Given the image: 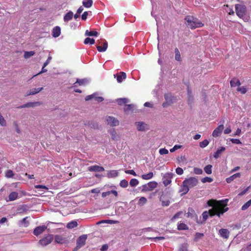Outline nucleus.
Masks as SVG:
<instances>
[{"label":"nucleus","instance_id":"1","mask_svg":"<svg viewBox=\"0 0 251 251\" xmlns=\"http://www.w3.org/2000/svg\"><path fill=\"white\" fill-rule=\"evenodd\" d=\"M228 200L221 201H216L214 200H209L207 204L209 206L212 208L208 211L209 216L211 217L217 215L220 217L221 215H223L225 212H226L228 208L226 207L227 205Z\"/></svg>","mask_w":251,"mask_h":251},{"label":"nucleus","instance_id":"2","mask_svg":"<svg viewBox=\"0 0 251 251\" xmlns=\"http://www.w3.org/2000/svg\"><path fill=\"white\" fill-rule=\"evenodd\" d=\"M198 179L195 177H190L185 179L182 182L181 191L183 194H186L190 188L196 186L198 184Z\"/></svg>","mask_w":251,"mask_h":251},{"label":"nucleus","instance_id":"3","mask_svg":"<svg viewBox=\"0 0 251 251\" xmlns=\"http://www.w3.org/2000/svg\"><path fill=\"white\" fill-rule=\"evenodd\" d=\"M186 25L191 29H195L202 27L204 24L202 23L198 18L192 16L188 15L185 18Z\"/></svg>","mask_w":251,"mask_h":251},{"label":"nucleus","instance_id":"4","mask_svg":"<svg viewBox=\"0 0 251 251\" xmlns=\"http://www.w3.org/2000/svg\"><path fill=\"white\" fill-rule=\"evenodd\" d=\"M235 12L237 16L240 18H243L246 14V6L243 4H237L235 5Z\"/></svg>","mask_w":251,"mask_h":251},{"label":"nucleus","instance_id":"5","mask_svg":"<svg viewBox=\"0 0 251 251\" xmlns=\"http://www.w3.org/2000/svg\"><path fill=\"white\" fill-rule=\"evenodd\" d=\"M157 186V183L156 181H150L147 184L143 185L142 186V192H146L151 191Z\"/></svg>","mask_w":251,"mask_h":251},{"label":"nucleus","instance_id":"6","mask_svg":"<svg viewBox=\"0 0 251 251\" xmlns=\"http://www.w3.org/2000/svg\"><path fill=\"white\" fill-rule=\"evenodd\" d=\"M53 239V236L51 234H49L46 237L39 240V243L43 246H47L50 244Z\"/></svg>","mask_w":251,"mask_h":251},{"label":"nucleus","instance_id":"7","mask_svg":"<svg viewBox=\"0 0 251 251\" xmlns=\"http://www.w3.org/2000/svg\"><path fill=\"white\" fill-rule=\"evenodd\" d=\"M106 121L107 124L110 125L111 126H118L119 124V121L114 117L108 116L106 118Z\"/></svg>","mask_w":251,"mask_h":251},{"label":"nucleus","instance_id":"8","mask_svg":"<svg viewBox=\"0 0 251 251\" xmlns=\"http://www.w3.org/2000/svg\"><path fill=\"white\" fill-rule=\"evenodd\" d=\"M224 129V126L223 124L219 125L213 131L212 136L214 137H216V138L220 136L221 135Z\"/></svg>","mask_w":251,"mask_h":251},{"label":"nucleus","instance_id":"9","mask_svg":"<svg viewBox=\"0 0 251 251\" xmlns=\"http://www.w3.org/2000/svg\"><path fill=\"white\" fill-rule=\"evenodd\" d=\"M87 239L86 235H83L79 237L76 241V247L78 248H80L85 244V242Z\"/></svg>","mask_w":251,"mask_h":251},{"label":"nucleus","instance_id":"10","mask_svg":"<svg viewBox=\"0 0 251 251\" xmlns=\"http://www.w3.org/2000/svg\"><path fill=\"white\" fill-rule=\"evenodd\" d=\"M164 98L166 101L163 102L162 106L163 107H166L167 106L170 105L173 103V97L170 94H166L164 95Z\"/></svg>","mask_w":251,"mask_h":251},{"label":"nucleus","instance_id":"11","mask_svg":"<svg viewBox=\"0 0 251 251\" xmlns=\"http://www.w3.org/2000/svg\"><path fill=\"white\" fill-rule=\"evenodd\" d=\"M46 229L47 226H38L34 229L33 234L36 236H38L42 233Z\"/></svg>","mask_w":251,"mask_h":251},{"label":"nucleus","instance_id":"12","mask_svg":"<svg viewBox=\"0 0 251 251\" xmlns=\"http://www.w3.org/2000/svg\"><path fill=\"white\" fill-rule=\"evenodd\" d=\"M88 170L90 172H100L104 171V169L103 167L98 165H93L90 166L88 168Z\"/></svg>","mask_w":251,"mask_h":251},{"label":"nucleus","instance_id":"13","mask_svg":"<svg viewBox=\"0 0 251 251\" xmlns=\"http://www.w3.org/2000/svg\"><path fill=\"white\" fill-rule=\"evenodd\" d=\"M219 234L222 238L227 239L229 237L230 232L227 229L221 228L219 231Z\"/></svg>","mask_w":251,"mask_h":251},{"label":"nucleus","instance_id":"14","mask_svg":"<svg viewBox=\"0 0 251 251\" xmlns=\"http://www.w3.org/2000/svg\"><path fill=\"white\" fill-rule=\"evenodd\" d=\"M41 102L39 101H36V102H27L21 106L19 107V108H25V107H35L37 105H40L41 104Z\"/></svg>","mask_w":251,"mask_h":251},{"label":"nucleus","instance_id":"15","mask_svg":"<svg viewBox=\"0 0 251 251\" xmlns=\"http://www.w3.org/2000/svg\"><path fill=\"white\" fill-rule=\"evenodd\" d=\"M115 77L117 76V80L119 83H121L123 81V79L126 78V75L125 72H121L119 74L114 75Z\"/></svg>","mask_w":251,"mask_h":251},{"label":"nucleus","instance_id":"16","mask_svg":"<svg viewBox=\"0 0 251 251\" xmlns=\"http://www.w3.org/2000/svg\"><path fill=\"white\" fill-rule=\"evenodd\" d=\"M61 33V28L59 26H56L54 27L52 31V35L53 37L56 38L60 36Z\"/></svg>","mask_w":251,"mask_h":251},{"label":"nucleus","instance_id":"17","mask_svg":"<svg viewBox=\"0 0 251 251\" xmlns=\"http://www.w3.org/2000/svg\"><path fill=\"white\" fill-rule=\"evenodd\" d=\"M240 176H241L240 173H236V174L232 175L231 176L226 178V180L227 183H230L232 181H233L235 179H236V178H239V177H240Z\"/></svg>","mask_w":251,"mask_h":251},{"label":"nucleus","instance_id":"18","mask_svg":"<svg viewBox=\"0 0 251 251\" xmlns=\"http://www.w3.org/2000/svg\"><path fill=\"white\" fill-rule=\"evenodd\" d=\"M135 125L139 131H145L146 130V126H147L144 122H138L135 123Z\"/></svg>","mask_w":251,"mask_h":251},{"label":"nucleus","instance_id":"19","mask_svg":"<svg viewBox=\"0 0 251 251\" xmlns=\"http://www.w3.org/2000/svg\"><path fill=\"white\" fill-rule=\"evenodd\" d=\"M230 86L232 87L236 86H239L241 85V83L239 80L235 77L232 78L230 81Z\"/></svg>","mask_w":251,"mask_h":251},{"label":"nucleus","instance_id":"20","mask_svg":"<svg viewBox=\"0 0 251 251\" xmlns=\"http://www.w3.org/2000/svg\"><path fill=\"white\" fill-rule=\"evenodd\" d=\"M55 242L58 244H63L65 242L66 239L60 235H56L54 236Z\"/></svg>","mask_w":251,"mask_h":251},{"label":"nucleus","instance_id":"21","mask_svg":"<svg viewBox=\"0 0 251 251\" xmlns=\"http://www.w3.org/2000/svg\"><path fill=\"white\" fill-rule=\"evenodd\" d=\"M107 47L108 43L106 41H105L103 43L102 46H98L97 49L99 52H103L107 50Z\"/></svg>","mask_w":251,"mask_h":251},{"label":"nucleus","instance_id":"22","mask_svg":"<svg viewBox=\"0 0 251 251\" xmlns=\"http://www.w3.org/2000/svg\"><path fill=\"white\" fill-rule=\"evenodd\" d=\"M111 194H113L115 197H117L118 195L117 191L116 190H111L107 192H102L101 194V196L102 198H105L107 196H108Z\"/></svg>","mask_w":251,"mask_h":251},{"label":"nucleus","instance_id":"23","mask_svg":"<svg viewBox=\"0 0 251 251\" xmlns=\"http://www.w3.org/2000/svg\"><path fill=\"white\" fill-rule=\"evenodd\" d=\"M226 150V148L224 147H221L220 149H218L217 151L214 154V157L215 158H218L221 154L224 152Z\"/></svg>","mask_w":251,"mask_h":251},{"label":"nucleus","instance_id":"24","mask_svg":"<svg viewBox=\"0 0 251 251\" xmlns=\"http://www.w3.org/2000/svg\"><path fill=\"white\" fill-rule=\"evenodd\" d=\"M118 175V173L116 170H111L108 171L107 173V176L108 178L115 177Z\"/></svg>","mask_w":251,"mask_h":251},{"label":"nucleus","instance_id":"25","mask_svg":"<svg viewBox=\"0 0 251 251\" xmlns=\"http://www.w3.org/2000/svg\"><path fill=\"white\" fill-rule=\"evenodd\" d=\"M165 197L161 196L160 198V201L162 203V205L163 206H168L170 205V200L168 199H164Z\"/></svg>","mask_w":251,"mask_h":251},{"label":"nucleus","instance_id":"26","mask_svg":"<svg viewBox=\"0 0 251 251\" xmlns=\"http://www.w3.org/2000/svg\"><path fill=\"white\" fill-rule=\"evenodd\" d=\"M43 89V87L38 88H34L31 90H30L28 94L26 95V96L29 95H33L36 94L41 91Z\"/></svg>","mask_w":251,"mask_h":251},{"label":"nucleus","instance_id":"27","mask_svg":"<svg viewBox=\"0 0 251 251\" xmlns=\"http://www.w3.org/2000/svg\"><path fill=\"white\" fill-rule=\"evenodd\" d=\"M109 133L110 134L111 137L113 140H117L119 137L118 134H117L116 131L114 129H112L109 130Z\"/></svg>","mask_w":251,"mask_h":251},{"label":"nucleus","instance_id":"28","mask_svg":"<svg viewBox=\"0 0 251 251\" xmlns=\"http://www.w3.org/2000/svg\"><path fill=\"white\" fill-rule=\"evenodd\" d=\"M73 13L72 11H69L64 16V20L65 22L69 21L72 19L73 17Z\"/></svg>","mask_w":251,"mask_h":251},{"label":"nucleus","instance_id":"29","mask_svg":"<svg viewBox=\"0 0 251 251\" xmlns=\"http://www.w3.org/2000/svg\"><path fill=\"white\" fill-rule=\"evenodd\" d=\"M175 59L179 62H181L182 59L181 57V55L180 52L177 48H176L175 49Z\"/></svg>","mask_w":251,"mask_h":251},{"label":"nucleus","instance_id":"30","mask_svg":"<svg viewBox=\"0 0 251 251\" xmlns=\"http://www.w3.org/2000/svg\"><path fill=\"white\" fill-rule=\"evenodd\" d=\"M18 194L16 192H13L11 193L9 195V200L10 201H13L16 200L18 198Z\"/></svg>","mask_w":251,"mask_h":251},{"label":"nucleus","instance_id":"31","mask_svg":"<svg viewBox=\"0 0 251 251\" xmlns=\"http://www.w3.org/2000/svg\"><path fill=\"white\" fill-rule=\"evenodd\" d=\"M83 5L86 8H90L93 4L92 0H83L82 2Z\"/></svg>","mask_w":251,"mask_h":251},{"label":"nucleus","instance_id":"32","mask_svg":"<svg viewBox=\"0 0 251 251\" xmlns=\"http://www.w3.org/2000/svg\"><path fill=\"white\" fill-rule=\"evenodd\" d=\"M177 229L180 230L188 229V226L184 223H180L177 225Z\"/></svg>","mask_w":251,"mask_h":251},{"label":"nucleus","instance_id":"33","mask_svg":"<svg viewBox=\"0 0 251 251\" xmlns=\"http://www.w3.org/2000/svg\"><path fill=\"white\" fill-rule=\"evenodd\" d=\"M153 176V174L152 172H150L147 174L142 175L141 177L143 179L148 180L151 179Z\"/></svg>","mask_w":251,"mask_h":251},{"label":"nucleus","instance_id":"34","mask_svg":"<svg viewBox=\"0 0 251 251\" xmlns=\"http://www.w3.org/2000/svg\"><path fill=\"white\" fill-rule=\"evenodd\" d=\"M118 104L122 105L124 104H126L128 102V100L126 98H120L117 100Z\"/></svg>","mask_w":251,"mask_h":251},{"label":"nucleus","instance_id":"35","mask_svg":"<svg viewBox=\"0 0 251 251\" xmlns=\"http://www.w3.org/2000/svg\"><path fill=\"white\" fill-rule=\"evenodd\" d=\"M28 218V217H26L23 218L20 222L21 225L24 227H27L29 225V222L27 220Z\"/></svg>","mask_w":251,"mask_h":251},{"label":"nucleus","instance_id":"36","mask_svg":"<svg viewBox=\"0 0 251 251\" xmlns=\"http://www.w3.org/2000/svg\"><path fill=\"white\" fill-rule=\"evenodd\" d=\"M212 168L211 165H207L204 168V171L207 174L210 175L212 173Z\"/></svg>","mask_w":251,"mask_h":251},{"label":"nucleus","instance_id":"37","mask_svg":"<svg viewBox=\"0 0 251 251\" xmlns=\"http://www.w3.org/2000/svg\"><path fill=\"white\" fill-rule=\"evenodd\" d=\"M85 35L89 36H97L98 35V33L96 31H89L88 30H87L85 32Z\"/></svg>","mask_w":251,"mask_h":251},{"label":"nucleus","instance_id":"38","mask_svg":"<svg viewBox=\"0 0 251 251\" xmlns=\"http://www.w3.org/2000/svg\"><path fill=\"white\" fill-rule=\"evenodd\" d=\"M95 42V41L93 38H90L89 37H87L86 38H85L84 41V43L86 45L88 44L93 45L94 44Z\"/></svg>","mask_w":251,"mask_h":251},{"label":"nucleus","instance_id":"39","mask_svg":"<svg viewBox=\"0 0 251 251\" xmlns=\"http://www.w3.org/2000/svg\"><path fill=\"white\" fill-rule=\"evenodd\" d=\"M237 91L240 92L241 94H244L246 93L248 89L246 86L239 87L237 89Z\"/></svg>","mask_w":251,"mask_h":251},{"label":"nucleus","instance_id":"40","mask_svg":"<svg viewBox=\"0 0 251 251\" xmlns=\"http://www.w3.org/2000/svg\"><path fill=\"white\" fill-rule=\"evenodd\" d=\"M88 82L86 79H77L76 81L74 84L77 83L79 85H84Z\"/></svg>","mask_w":251,"mask_h":251},{"label":"nucleus","instance_id":"41","mask_svg":"<svg viewBox=\"0 0 251 251\" xmlns=\"http://www.w3.org/2000/svg\"><path fill=\"white\" fill-rule=\"evenodd\" d=\"M77 223L76 221H72L67 224V227L69 228H73L76 227Z\"/></svg>","mask_w":251,"mask_h":251},{"label":"nucleus","instance_id":"42","mask_svg":"<svg viewBox=\"0 0 251 251\" xmlns=\"http://www.w3.org/2000/svg\"><path fill=\"white\" fill-rule=\"evenodd\" d=\"M139 183L138 180L136 178H132L129 182V184L131 186L135 187L137 186Z\"/></svg>","mask_w":251,"mask_h":251},{"label":"nucleus","instance_id":"43","mask_svg":"<svg viewBox=\"0 0 251 251\" xmlns=\"http://www.w3.org/2000/svg\"><path fill=\"white\" fill-rule=\"evenodd\" d=\"M35 54V52L33 51H25L24 53V57L25 58H28L30 57L33 56Z\"/></svg>","mask_w":251,"mask_h":251},{"label":"nucleus","instance_id":"44","mask_svg":"<svg viewBox=\"0 0 251 251\" xmlns=\"http://www.w3.org/2000/svg\"><path fill=\"white\" fill-rule=\"evenodd\" d=\"M251 205V199L249 201H248L247 202H246L242 206L241 208V209L242 210H245L248 208Z\"/></svg>","mask_w":251,"mask_h":251},{"label":"nucleus","instance_id":"45","mask_svg":"<svg viewBox=\"0 0 251 251\" xmlns=\"http://www.w3.org/2000/svg\"><path fill=\"white\" fill-rule=\"evenodd\" d=\"M209 141L207 139H205L200 143V146L201 148H204L209 144Z\"/></svg>","mask_w":251,"mask_h":251},{"label":"nucleus","instance_id":"46","mask_svg":"<svg viewBox=\"0 0 251 251\" xmlns=\"http://www.w3.org/2000/svg\"><path fill=\"white\" fill-rule=\"evenodd\" d=\"M213 180V178L210 177L206 176L205 177H203L201 178V181L202 183H206V182H211Z\"/></svg>","mask_w":251,"mask_h":251},{"label":"nucleus","instance_id":"47","mask_svg":"<svg viewBox=\"0 0 251 251\" xmlns=\"http://www.w3.org/2000/svg\"><path fill=\"white\" fill-rule=\"evenodd\" d=\"M128 185V181L125 179L122 180L120 183V186L123 188L127 187Z\"/></svg>","mask_w":251,"mask_h":251},{"label":"nucleus","instance_id":"48","mask_svg":"<svg viewBox=\"0 0 251 251\" xmlns=\"http://www.w3.org/2000/svg\"><path fill=\"white\" fill-rule=\"evenodd\" d=\"M134 105L133 104H126L124 108V111L125 112L132 111Z\"/></svg>","mask_w":251,"mask_h":251},{"label":"nucleus","instance_id":"49","mask_svg":"<svg viewBox=\"0 0 251 251\" xmlns=\"http://www.w3.org/2000/svg\"><path fill=\"white\" fill-rule=\"evenodd\" d=\"M203 236V233L197 232L195 235L194 241L197 242L199 239L201 238Z\"/></svg>","mask_w":251,"mask_h":251},{"label":"nucleus","instance_id":"50","mask_svg":"<svg viewBox=\"0 0 251 251\" xmlns=\"http://www.w3.org/2000/svg\"><path fill=\"white\" fill-rule=\"evenodd\" d=\"M14 176V174L13 171L11 170H9L8 171H7L5 173V176L7 178H11V177H13Z\"/></svg>","mask_w":251,"mask_h":251},{"label":"nucleus","instance_id":"51","mask_svg":"<svg viewBox=\"0 0 251 251\" xmlns=\"http://www.w3.org/2000/svg\"><path fill=\"white\" fill-rule=\"evenodd\" d=\"M0 125L2 126H6V122L3 117L0 113Z\"/></svg>","mask_w":251,"mask_h":251},{"label":"nucleus","instance_id":"52","mask_svg":"<svg viewBox=\"0 0 251 251\" xmlns=\"http://www.w3.org/2000/svg\"><path fill=\"white\" fill-rule=\"evenodd\" d=\"M159 152L161 155L167 154L169 153V151L165 148H161L159 150Z\"/></svg>","mask_w":251,"mask_h":251},{"label":"nucleus","instance_id":"53","mask_svg":"<svg viewBox=\"0 0 251 251\" xmlns=\"http://www.w3.org/2000/svg\"><path fill=\"white\" fill-rule=\"evenodd\" d=\"M171 183V180L170 178H165L163 180V183L164 186H167Z\"/></svg>","mask_w":251,"mask_h":251},{"label":"nucleus","instance_id":"54","mask_svg":"<svg viewBox=\"0 0 251 251\" xmlns=\"http://www.w3.org/2000/svg\"><path fill=\"white\" fill-rule=\"evenodd\" d=\"M147 199L145 197H142L140 198L138 202L139 204H142L143 205L147 202Z\"/></svg>","mask_w":251,"mask_h":251},{"label":"nucleus","instance_id":"55","mask_svg":"<svg viewBox=\"0 0 251 251\" xmlns=\"http://www.w3.org/2000/svg\"><path fill=\"white\" fill-rule=\"evenodd\" d=\"M194 172L195 174L201 175L202 173V170L201 169L198 168H195L194 169Z\"/></svg>","mask_w":251,"mask_h":251},{"label":"nucleus","instance_id":"56","mask_svg":"<svg viewBox=\"0 0 251 251\" xmlns=\"http://www.w3.org/2000/svg\"><path fill=\"white\" fill-rule=\"evenodd\" d=\"M179 250V251H188L187 245L186 244L181 245Z\"/></svg>","mask_w":251,"mask_h":251},{"label":"nucleus","instance_id":"57","mask_svg":"<svg viewBox=\"0 0 251 251\" xmlns=\"http://www.w3.org/2000/svg\"><path fill=\"white\" fill-rule=\"evenodd\" d=\"M118 222L117 221H113V220H103L100 221L99 223H110V224H114L117 223Z\"/></svg>","mask_w":251,"mask_h":251},{"label":"nucleus","instance_id":"58","mask_svg":"<svg viewBox=\"0 0 251 251\" xmlns=\"http://www.w3.org/2000/svg\"><path fill=\"white\" fill-rule=\"evenodd\" d=\"M176 173L178 175H181L183 173V170L181 168L177 167L176 170Z\"/></svg>","mask_w":251,"mask_h":251},{"label":"nucleus","instance_id":"59","mask_svg":"<svg viewBox=\"0 0 251 251\" xmlns=\"http://www.w3.org/2000/svg\"><path fill=\"white\" fill-rule=\"evenodd\" d=\"M181 146L180 145H175V146H174V147L173 148H172L170 150V151L171 152H173L175 151H176V150L180 149L181 148Z\"/></svg>","mask_w":251,"mask_h":251},{"label":"nucleus","instance_id":"60","mask_svg":"<svg viewBox=\"0 0 251 251\" xmlns=\"http://www.w3.org/2000/svg\"><path fill=\"white\" fill-rule=\"evenodd\" d=\"M125 173L126 174L132 175H133L134 176H136V174L134 170H126L125 171Z\"/></svg>","mask_w":251,"mask_h":251},{"label":"nucleus","instance_id":"61","mask_svg":"<svg viewBox=\"0 0 251 251\" xmlns=\"http://www.w3.org/2000/svg\"><path fill=\"white\" fill-rule=\"evenodd\" d=\"M202 217L204 221L206 220L209 216V214L208 212L204 211L203 212L202 214Z\"/></svg>","mask_w":251,"mask_h":251},{"label":"nucleus","instance_id":"62","mask_svg":"<svg viewBox=\"0 0 251 251\" xmlns=\"http://www.w3.org/2000/svg\"><path fill=\"white\" fill-rule=\"evenodd\" d=\"M230 141L233 144H241V142L238 139H231Z\"/></svg>","mask_w":251,"mask_h":251},{"label":"nucleus","instance_id":"63","mask_svg":"<svg viewBox=\"0 0 251 251\" xmlns=\"http://www.w3.org/2000/svg\"><path fill=\"white\" fill-rule=\"evenodd\" d=\"M182 212L181 211H179V212H177L176 214H175V215L173 217V218H172V220L173 221L175 219L178 218L181 214H182Z\"/></svg>","mask_w":251,"mask_h":251},{"label":"nucleus","instance_id":"64","mask_svg":"<svg viewBox=\"0 0 251 251\" xmlns=\"http://www.w3.org/2000/svg\"><path fill=\"white\" fill-rule=\"evenodd\" d=\"M35 188L37 189H44L46 190H48V188L45 185H37L35 186Z\"/></svg>","mask_w":251,"mask_h":251}]
</instances>
